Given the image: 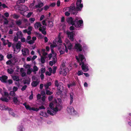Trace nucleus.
Here are the masks:
<instances>
[{"mask_svg":"<svg viewBox=\"0 0 131 131\" xmlns=\"http://www.w3.org/2000/svg\"><path fill=\"white\" fill-rule=\"evenodd\" d=\"M80 18L76 17L75 20H73L72 18L70 17L67 20V22L70 23L72 25H74L76 27H79L83 26V21L82 20H79Z\"/></svg>","mask_w":131,"mask_h":131,"instance_id":"1","label":"nucleus"},{"mask_svg":"<svg viewBox=\"0 0 131 131\" xmlns=\"http://www.w3.org/2000/svg\"><path fill=\"white\" fill-rule=\"evenodd\" d=\"M79 57L76 56L75 57L76 59L77 60L78 62L79 63L80 65H82L81 68L82 70L84 72H86L88 71L89 70L88 68V67L85 64V62L83 60L85 59L84 56L82 54H80L79 55Z\"/></svg>","mask_w":131,"mask_h":131,"instance_id":"2","label":"nucleus"},{"mask_svg":"<svg viewBox=\"0 0 131 131\" xmlns=\"http://www.w3.org/2000/svg\"><path fill=\"white\" fill-rule=\"evenodd\" d=\"M68 8H69V12L71 14L74 15H77L78 11H80L82 10L81 8L77 5L75 7L74 3H72Z\"/></svg>","mask_w":131,"mask_h":131,"instance_id":"3","label":"nucleus"},{"mask_svg":"<svg viewBox=\"0 0 131 131\" xmlns=\"http://www.w3.org/2000/svg\"><path fill=\"white\" fill-rule=\"evenodd\" d=\"M67 74L66 70V68L65 64L63 63L61 66V69L60 70V74H62L64 76H66Z\"/></svg>","mask_w":131,"mask_h":131,"instance_id":"4","label":"nucleus"},{"mask_svg":"<svg viewBox=\"0 0 131 131\" xmlns=\"http://www.w3.org/2000/svg\"><path fill=\"white\" fill-rule=\"evenodd\" d=\"M75 49L77 50V51H81L82 50V45L79 43L75 44L74 47Z\"/></svg>","mask_w":131,"mask_h":131,"instance_id":"5","label":"nucleus"},{"mask_svg":"<svg viewBox=\"0 0 131 131\" xmlns=\"http://www.w3.org/2000/svg\"><path fill=\"white\" fill-rule=\"evenodd\" d=\"M21 51L23 56H25L27 55V54L28 55L29 54V50L27 48H25L24 49H22Z\"/></svg>","mask_w":131,"mask_h":131,"instance_id":"6","label":"nucleus"},{"mask_svg":"<svg viewBox=\"0 0 131 131\" xmlns=\"http://www.w3.org/2000/svg\"><path fill=\"white\" fill-rule=\"evenodd\" d=\"M8 77L5 75H2L0 77V80L2 82L5 83H6Z\"/></svg>","mask_w":131,"mask_h":131,"instance_id":"7","label":"nucleus"},{"mask_svg":"<svg viewBox=\"0 0 131 131\" xmlns=\"http://www.w3.org/2000/svg\"><path fill=\"white\" fill-rule=\"evenodd\" d=\"M67 34L70 40L73 41L74 40V34L73 32L67 33Z\"/></svg>","mask_w":131,"mask_h":131,"instance_id":"8","label":"nucleus"},{"mask_svg":"<svg viewBox=\"0 0 131 131\" xmlns=\"http://www.w3.org/2000/svg\"><path fill=\"white\" fill-rule=\"evenodd\" d=\"M67 110L69 113H72V112L74 113L75 111L74 108L72 106L68 107L67 108Z\"/></svg>","mask_w":131,"mask_h":131,"instance_id":"9","label":"nucleus"},{"mask_svg":"<svg viewBox=\"0 0 131 131\" xmlns=\"http://www.w3.org/2000/svg\"><path fill=\"white\" fill-rule=\"evenodd\" d=\"M82 0H77L76 2V5L82 9L83 5L81 3Z\"/></svg>","mask_w":131,"mask_h":131,"instance_id":"10","label":"nucleus"},{"mask_svg":"<svg viewBox=\"0 0 131 131\" xmlns=\"http://www.w3.org/2000/svg\"><path fill=\"white\" fill-rule=\"evenodd\" d=\"M70 104L71 105L73 102V97L74 96V94L72 93L71 92L70 94Z\"/></svg>","mask_w":131,"mask_h":131,"instance_id":"11","label":"nucleus"},{"mask_svg":"<svg viewBox=\"0 0 131 131\" xmlns=\"http://www.w3.org/2000/svg\"><path fill=\"white\" fill-rule=\"evenodd\" d=\"M41 26H42L40 22H36L34 25L35 28L36 29H38L39 27V28H40V27H42Z\"/></svg>","mask_w":131,"mask_h":131,"instance_id":"12","label":"nucleus"},{"mask_svg":"<svg viewBox=\"0 0 131 131\" xmlns=\"http://www.w3.org/2000/svg\"><path fill=\"white\" fill-rule=\"evenodd\" d=\"M8 111L9 113L13 116L14 117L15 116V114L13 112V110L11 108H9L7 110Z\"/></svg>","mask_w":131,"mask_h":131,"instance_id":"13","label":"nucleus"},{"mask_svg":"<svg viewBox=\"0 0 131 131\" xmlns=\"http://www.w3.org/2000/svg\"><path fill=\"white\" fill-rule=\"evenodd\" d=\"M39 82L37 81H33L31 83V85L32 87H35L37 86Z\"/></svg>","mask_w":131,"mask_h":131,"instance_id":"14","label":"nucleus"},{"mask_svg":"<svg viewBox=\"0 0 131 131\" xmlns=\"http://www.w3.org/2000/svg\"><path fill=\"white\" fill-rule=\"evenodd\" d=\"M21 43L20 41H19L16 43V47L17 49H20L21 47Z\"/></svg>","mask_w":131,"mask_h":131,"instance_id":"15","label":"nucleus"},{"mask_svg":"<svg viewBox=\"0 0 131 131\" xmlns=\"http://www.w3.org/2000/svg\"><path fill=\"white\" fill-rule=\"evenodd\" d=\"M9 107L7 106L4 105H0V109L2 110H7Z\"/></svg>","mask_w":131,"mask_h":131,"instance_id":"16","label":"nucleus"},{"mask_svg":"<svg viewBox=\"0 0 131 131\" xmlns=\"http://www.w3.org/2000/svg\"><path fill=\"white\" fill-rule=\"evenodd\" d=\"M43 5V3L41 2L39 3L38 5H36L35 6V7L36 8H40L42 7Z\"/></svg>","mask_w":131,"mask_h":131,"instance_id":"17","label":"nucleus"},{"mask_svg":"<svg viewBox=\"0 0 131 131\" xmlns=\"http://www.w3.org/2000/svg\"><path fill=\"white\" fill-rule=\"evenodd\" d=\"M51 85V83L50 82H47L46 84H45L44 85V86L46 89V90H47L49 88V86Z\"/></svg>","mask_w":131,"mask_h":131,"instance_id":"18","label":"nucleus"},{"mask_svg":"<svg viewBox=\"0 0 131 131\" xmlns=\"http://www.w3.org/2000/svg\"><path fill=\"white\" fill-rule=\"evenodd\" d=\"M58 50L59 51L60 54H63L64 53L65 51L64 49L62 48L61 49V48H59Z\"/></svg>","mask_w":131,"mask_h":131,"instance_id":"19","label":"nucleus"},{"mask_svg":"<svg viewBox=\"0 0 131 131\" xmlns=\"http://www.w3.org/2000/svg\"><path fill=\"white\" fill-rule=\"evenodd\" d=\"M16 35L17 37L19 39L22 36V34L20 31L18 32L17 33Z\"/></svg>","mask_w":131,"mask_h":131,"instance_id":"20","label":"nucleus"},{"mask_svg":"<svg viewBox=\"0 0 131 131\" xmlns=\"http://www.w3.org/2000/svg\"><path fill=\"white\" fill-rule=\"evenodd\" d=\"M3 18L4 20V22L3 25H7L8 24L9 22L8 20L7 19L3 16Z\"/></svg>","mask_w":131,"mask_h":131,"instance_id":"21","label":"nucleus"},{"mask_svg":"<svg viewBox=\"0 0 131 131\" xmlns=\"http://www.w3.org/2000/svg\"><path fill=\"white\" fill-rule=\"evenodd\" d=\"M69 43L70 45H67V47L70 50H71L73 46L72 44L70 42V41L69 40H68L67 41V42H66V43Z\"/></svg>","mask_w":131,"mask_h":131,"instance_id":"22","label":"nucleus"},{"mask_svg":"<svg viewBox=\"0 0 131 131\" xmlns=\"http://www.w3.org/2000/svg\"><path fill=\"white\" fill-rule=\"evenodd\" d=\"M63 84L61 82H59V86H58L57 87L58 89H60L61 90H63Z\"/></svg>","mask_w":131,"mask_h":131,"instance_id":"23","label":"nucleus"},{"mask_svg":"<svg viewBox=\"0 0 131 131\" xmlns=\"http://www.w3.org/2000/svg\"><path fill=\"white\" fill-rule=\"evenodd\" d=\"M13 78L14 81H18L20 80L19 77L17 76H14L13 77Z\"/></svg>","mask_w":131,"mask_h":131,"instance_id":"24","label":"nucleus"},{"mask_svg":"<svg viewBox=\"0 0 131 131\" xmlns=\"http://www.w3.org/2000/svg\"><path fill=\"white\" fill-rule=\"evenodd\" d=\"M39 30L40 31H41L42 34L44 35H46V30H42V27L39 28Z\"/></svg>","mask_w":131,"mask_h":131,"instance_id":"25","label":"nucleus"},{"mask_svg":"<svg viewBox=\"0 0 131 131\" xmlns=\"http://www.w3.org/2000/svg\"><path fill=\"white\" fill-rule=\"evenodd\" d=\"M62 90L57 89L56 94L58 95H59L61 94L62 93Z\"/></svg>","mask_w":131,"mask_h":131,"instance_id":"26","label":"nucleus"},{"mask_svg":"<svg viewBox=\"0 0 131 131\" xmlns=\"http://www.w3.org/2000/svg\"><path fill=\"white\" fill-rule=\"evenodd\" d=\"M13 101L15 104H16L18 101V100L17 97H14L13 98Z\"/></svg>","mask_w":131,"mask_h":131,"instance_id":"27","label":"nucleus"},{"mask_svg":"<svg viewBox=\"0 0 131 131\" xmlns=\"http://www.w3.org/2000/svg\"><path fill=\"white\" fill-rule=\"evenodd\" d=\"M46 57H43V56H41V61L42 63H43L45 62V59H46Z\"/></svg>","mask_w":131,"mask_h":131,"instance_id":"28","label":"nucleus"},{"mask_svg":"<svg viewBox=\"0 0 131 131\" xmlns=\"http://www.w3.org/2000/svg\"><path fill=\"white\" fill-rule=\"evenodd\" d=\"M48 22L49 23L48 26L49 27L51 28L53 26V24L52 21H49Z\"/></svg>","mask_w":131,"mask_h":131,"instance_id":"29","label":"nucleus"},{"mask_svg":"<svg viewBox=\"0 0 131 131\" xmlns=\"http://www.w3.org/2000/svg\"><path fill=\"white\" fill-rule=\"evenodd\" d=\"M1 100L2 101L5 102H8L9 101L8 99L6 98L1 97Z\"/></svg>","mask_w":131,"mask_h":131,"instance_id":"30","label":"nucleus"},{"mask_svg":"<svg viewBox=\"0 0 131 131\" xmlns=\"http://www.w3.org/2000/svg\"><path fill=\"white\" fill-rule=\"evenodd\" d=\"M7 71L8 73L9 74H12L14 72V70L12 69H8L7 70Z\"/></svg>","mask_w":131,"mask_h":131,"instance_id":"31","label":"nucleus"},{"mask_svg":"<svg viewBox=\"0 0 131 131\" xmlns=\"http://www.w3.org/2000/svg\"><path fill=\"white\" fill-rule=\"evenodd\" d=\"M16 24L18 26L21 25L22 24L20 20H19L16 21Z\"/></svg>","mask_w":131,"mask_h":131,"instance_id":"32","label":"nucleus"},{"mask_svg":"<svg viewBox=\"0 0 131 131\" xmlns=\"http://www.w3.org/2000/svg\"><path fill=\"white\" fill-rule=\"evenodd\" d=\"M13 83V81L12 79H9L7 80L6 83V84H9L10 85L12 84Z\"/></svg>","mask_w":131,"mask_h":131,"instance_id":"33","label":"nucleus"},{"mask_svg":"<svg viewBox=\"0 0 131 131\" xmlns=\"http://www.w3.org/2000/svg\"><path fill=\"white\" fill-rule=\"evenodd\" d=\"M32 70L30 68H28L27 71V74L28 75H30L32 72Z\"/></svg>","mask_w":131,"mask_h":131,"instance_id":"34","label":"nucleus"},{"mask_svg":"<svg viewBox=\"0 0 131 131\" xmlns=\"http://www.w3.org/2000/svg\"><path fill=\"white\" fill-rule=\"evenodd\" d=\"M26 42L30 44H33L34 43V41L32 40H30V41H28L27 40H26Z\"/></svg>","mask_w":131,"mask_h":131,"instance_id":"35","label":"nucleus"},{"mask_svg":"<svg viewBox=\"0 0 131 131\" xmlns=\"http://www.w3.org/2000/svg\"><path fill=\"white\" fill-rule=\"evenodd\" d=\"M31 110L37 112L39 110V109L37 108L32 107L31 108Z\"/></svg>","mask_w":131,"mask_h":131,"instance_id":"36","label":"nucleus"},{"mask_svg":"<svg viewBox=\"0 0 131 131\" xmlns=\"http://www.w3.org/2000/svg\"><path fill=\"white\" fill-rule=\"evenodd\" d=\"M9 94L10 95L13 96H15V92L13 91H11L10 92Z\"/></svg>","mask_w":131,"mask_h":131,"instance_id":"37","label":"nucleus"},{"mask_svg":"<svg viewBox=\"0 0 131 131\" xmlns=\"http://www.w3.org/2000/svg\"><path fill=\"white\" fill-rule=\"evenodd\" d=\"M35 20V18H31L29 19V21L31 23H33Z\"/></svg>","mask_w":131,"mask_h":131,"instance_id":"38","label":"nucleus"},{"mask_svg":"<svg viewBox=\"0 0 131 131\" xmlns=\"http://www.w3.org/2000/svg\"><path fill=\"white\" fill-rule=\"evenodd\" d=\"M53 93L52 92L47 90H46V94L47 95H51Z\"/></svg>","mask_w":131,"mask_h":131,"instance_id":"39","label":"nucleus"},{"mask_svg":"<svg viewBox=\"0 0 131 131\" xmlns=\"http://www.w3.org/2000/svg\"><path fill=\"white\" fill-rule=\"evenodd\" d=\"M55 86L56 87H58L59 86V83L58 81L57 80H56L55 81Z\"/></svg>","mask_w":131,"mask_h":131,"instance_id":"40","label":"nucleus"},{"mask_svg":"<svg viewBox=\"0 0 131 131\" xmlns=\"http://www.w3.org/2000/svg\"><path fill=\"white\" fill-rule=\"evenodd\" d=\"M33 92L32 91H31V94L29 96V99H30V100H32L33 99Z\"/></svg>","mask_w":131,"mask_h":131,"instance_id":"41","label":"nucleus"},{"mask_svg":"<svg viewBox=\"0 0 131 131\" xmlns=\"http://www.w3.org/2000/svg\"><path fill=\"white\" fill-rule=\"evenodd\" d=\"M33 72L36 71L38 70V68L36 66H34L33 67Z\"/></svg>","mask_w":131,"mask_h":131,"instance_id":"42","label":"nucleus"},{"mask_svg":"<svg viewBox=\"0 0 131 131\" xmlns=\"http://www.w3.org/2000/svg\"><path fill=\"white\" fill-rule=\"evenodd\" d=\"M13 17L14 18L17 19L19 18V16L16 14H14L13 15Z\"/></svg>","mask_w":131,"mask_h":131,"instance_id":"43","label":"nucleus"},{"mask_svg":"<svg viewBox=\"0 0 131 131\" xmlns=\"http://www.w3.org/2000/svg\"><path fill=\"white\" fill-rule=\"evenodd\" d=\"M33 13L32 12H29L28 13L27 15L26 16V17L27 18L30 17L32 14Z\"/></svg>","mask_w":131,"mask_h":131,"instance_id":"44","label":"nucleus"},{"mask_svg":"<svg viewBox=\"0 0 131 131\" xmlns=\"http://www.w3.org/2000/svg\"><path fill=\"white\" fill-rule=\"evenodd\" d=\"M7 57L8 59H10L12 57V54H8L7 56Z\"/></svg>","mask_w":131,"mask_h":131,"instance_id":"45","label":"nucleus"},{"mask_svg":"<svg viewBox=\"0 0 131 131\" xmlns=\"http://www.w3.org/2000/svg\"><path fill=\"white\" fill-rule=\"evenodd\" d=\"M47 113L53 116L54 114L51 112V111L49 110H48L47 111Z\"/></svg>","mask_w":131,"mask_h":131,"instance_id":"46","label":"nucleus"},{"mask_svg":"<svg viewBox=\"0 0 131 131\" xmlns=\"http://www.w3.org/2000/svg\"><path fill=\"white\" fill-rule=\"evenodd\" d=\"M53 104L52 103H51L49 105L50 108L52 109L53 108Z\"/></svg>","mask_w":131,"mask_h":131,"instance_id":"47","label":"nucleus"},{"mask_svg":"<svg viewBox=\"0 0 131 131\" xmlns=\"http://www.w3.org/2000/svg\"><path fill=\"white\" fill-rule=\"evenodd\" d=\"M22 8H24V9H23L22 10H21L23 11H26L27 10V7L25 6H22L21 7Z\"/></svg>","mask_w":131,"mask_h":131,"instance_id":"48","label":"nucleus"},{"mask_svg":"<svg viewBox=\"0 0 131 131\" xmlns=\"http://www.w3.org/2000/svg\"><path fill=\"white\" fill-rule=\"evenodd\" d=\"M25 107L27 110H31V107L29 105H27Z\"/></svg>","mask_w":131,"mask_h":131,"instance_id":"49","label":"nucleus"},{"mask_svg":"<svg viewBox=\"0 0 131 131\" xmlns=\"http://www.w3.org/2000/svg\"><path fill=\"white\" fill-rule=\"evenodd\" d=\"M52 110H53L54 111L56 112H57L58 110V108L57 106L55 108H53Z\"/></svg>","mask_w":131,"mask_h":131,"instance_id":"50","label":"nucleus"},{"mask_svg":"<svg viewBox=\"0 0 131 131\" xmlns=\"http://www.w3.org/2000/svg\"><path fill=\"white\" fill-rule=\"evenodd\" d=\"M27 86L26 85H24L23 86L22 88H21V90L22 91H24L27 87Z\"/></svg>","mask_w":131,"mask_h":131,"instance_id":"51","label":"nucleus"},{"mask_svg":"<svg viewBox=\"0 0 131 131\" xmlns=\"http://www.w3.org/2000/svg\"><path fill=\"white\" fill-rule=\"evenodd\" d=\"M53 95L50 96L48 98V100L49 101H51L53 99Z\"/></svg>","mask_w":131,"mask_h":131,"instance_id":"52","label":"nucleus"},{"mask_svg":"<svg viewBox=\"0 0 131 131\" xmlns=\"http://www.w3.org/2000/svg\"><path fill=\"white\" fill-rule=\"evenodd\" d=\"M83 73L82 71H79L77 73L78 75L79 76L82 75Z\"/></svg>","mask_w":131,"mask_h":131,"instance_id":"53","label":"nucleus"},{"mask_svg":"<svg viewBox=\"0 0 131 131\" xmlns=\"http://www.w3.org/2000/svg\"><path fill=\"white\" fill-rule=\"evenodd\" d=\"M57 67H53V74H54L56 71V70H57Z\"/></svg>","mask_w":131,"mask_h":131,"instance_id":"54","label":"nucleus"},{"mask_svg":"<svg viewBox=\"0 0 131 131\" xmlns=\"http://www.w3.org/2000/svg\"><path fill=\"white\" fill-rule=\"evenodd\" d=\"M49 8V7L48 5H46L45 6L43 7V9L46 11Z\"/></svg>","mask_w":131,"mask_h":131,"instance_id":"55","label":"nucleus"},{"mask_svg":"<svg viewBox=\"0 0 131 131\" xmlns=\"http://www.w3.org/2000/svg\"><path fill=\"white\" fill-rule=\"evenodd\" d=\"M2 6L4 8H8V6L7 5H6L5 4H2Z\"/></svg>","mask_w":131,"mask_h":131,"instance_id":"56","label":"nucleus"},{"mask_svg":"<svg viewBox=\"0 0 131 131\" xmlns=\"http://www.w3.org/2000/svg\"><path fill=\"white\" fill-rule=\"evenodd\" d=\"M35 2V1H34L33 2V3H32L30 4L29 7L30 8L32 7L34 5Z\"/></svg>","mask_w":131,"mask_h":131,"instance_id":"57","label":"nucleus"},{"mask_svg":"<svg viewBox=\"0 0 131 131\" xmlns=\"http://www.w3.org/2000/svg\"><path fill=\"white\" fill-rule=\"evenodd\" d=\"M12 63V62L10 60H8V61H7L6 62V64L7 65H10V64Z\"/></svg>","mask_w":131,"mask_h":131,"instance_id":"58","label":"nucleus"},{"mask_svg":"<svg viewBox=\"0 0 131 131\" xmlns=\"http://www.w3.org/2000/svg\"><path fill=\"white\" fill-rule=\"evenodd\" d=\"M56 4V3H55L54 2L52 3H51L50 5L49 6H51L52 7H54Z\"/></svg>","mask_w":131,"mask_h":131,"instance_id":"59","label":"nucleus"},{"mask_svg":"<svg viewBox=\"0 0 131 131\" xmlns=\"http://www.w3.org/2000/svg\"><path fill=\"white\" fill-rule=\"evenodd\" d=\"M41 73H43L45 71L46 69L45 68H41Z\"/></svg>","mask_w":131,"mask_h":131,"instance_id":"60","label":"nucleus"},{"mask_svg":"<svg viewBox=\"0 0 131 131\" xmlns=\"http://www.w3.org/2000/svg\"><path fill=\"white\" fill-rule=\"evenodd\" d=\"M18 90V88L17 87L14 86L13 89V91L14 92H16Z\"/></svg>","mask_w":131,"mask_h":131,"instance_id":"61","label":"nucleus"},{"mask_svg":"<svg viewBox=\"0 0 131 131\" xmlns=\"http://www.w3.org/2000/svg\"><path fill=\"white\" fill-rule=\"evenodd\" d=\"M54 63V62L53 61H50L49 62V64L51 66H52L53 64Z\"/></svg>","mask_w":131,"mask_h":131,"instance_id":"62","label":"nucleus"},{"mask_svg":"<svg viewBox=\"0 0 131 131\" xmlns=\"http://www.w3.org/2000/svg\"><path fill=\"white\" fill-rule=\"evenodd\" d=\"M46 20H44L42 22V23L43 25L46 26L47 25V24L46 23Z\"/></svg>","mask_w":131,"mask_h":131,"instance_id":"63","label":"nucleus"},{"mask_svg":"<svg viewBox=\"0 0 131 131\" xmlns=\"http://www.w3.org/2000/svg\"><path fill=\"white\" fill-rule=\"evenodd\" d=\"M4 15L6 17H8L9 16V14L7 12H6L4 13Z\"/></svg>","mask_w":131,"mask_h":131,"instance_id":"64","label":"nucleus"}]
</instances>
